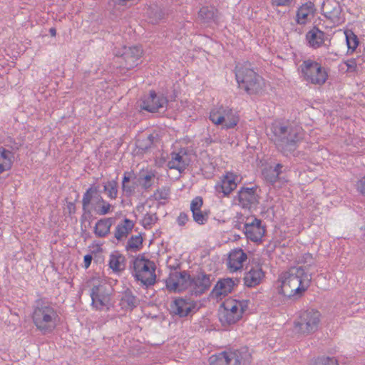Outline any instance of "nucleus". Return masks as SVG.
<instances>
[{"instance_id":"obj_38","label":"nucleus","mask_w":365,"mask_h":365,"mask_svg":"<svg viewBox=\"0 0 365 365\" xmlns=\"http://www.w3.org/2000/svg\"><path fill=\"white\" fill-rule=\"evenodd\" d=\"M143 244V237L140 235L132 236L128 241L127 250H139Z\"/></svg>"},{"instance_id":"obj_22","label":"nucleus","mask_w":365,"mask_h":365,"mask_svg":"<svg viewBox=\"0 0 365 365\" xmlns=\"http://www.w3.org/2000/svg\"><path fill=\"white\" fill-rule=\"evenodd\" d=\"M263 277L264 272L261 267H252L245 274V285L248 287H255L261 282Z\"/></svg>"},{"instance_id":"obj_14","label":"nucleus","mask_w":365,"mask_h":365,"mask_svg":"<svg viewBox=\"0 0 365 365\" xmlns=\"http://www.w3.org/2000/svg\"><path fill=\"white\" fill-rule=\"evenodd\" d=\"M142 53L143 49L141 46H125L123 52L120 57L123 61V62L120 61L122 66L127 70L133 68L138 65Z\"/></svg>"},{"instance_id":"obj_7","label":"nucleus","mask_w":365,"mask_h":365,"mask_svg":"<svg viewBox=\"0 0 365 365\" xmlns=\"http://www.w3.org/2000/svg\"><path fill=\"white\" fill-rule=\"evenodd\" d=\"M155 264L144 257H138L133 260V276L135 279L149 287L155 282Z\"/></svg>"},{"instance_id":"obj_1","label":"nucleus","mask_w":365,"mask_h":365,"mask_svg":"<svg viewBox=\"0 0 365 365\" xmlns=\"http://www.w3.org/2000/svg\"><path fill=\"white\" fill-rule=\"evenodd\" d=\"M271 130L272 140L277 150L285 156H295V151L303 139L302 128L289 123H274Z\"/></svg>"},{"instance_id":"obj_27","label":"nucleus","mask_w":365,"mask_h":365,"mask_svg":"<svg viewBox=\"0 0 365 365\" xmlns=\"http://www.w3.org/2000/svg\"><path fill=\"white\" fill-rule=\"evenodd\" d=\"M134 227V222L129 219H124L123 222L118 224L115 227L114 237L120 241L123 239L127 237L128 234L132 231Z\"/></svg>"},{"instance_id":"obj_21","label":"nucleus","mask_w":365,"mask_h":365,"mask_svg":"<svg viewBox=\"0 0 365 365\" xmlns=\"http://www.w3.org/2000/svg\"><path fill=\"white\" fill-rule=\"evenodd\" d=\"M218 114L222 116V123L227 129L234 128L238 122L237 118L234 115L233 110L227 106H220L215 107Z\"/></svg>"},{"instance_id":"obj_43","label":"nucleus","mask_w":365,"mask_h":365,"mask_svg":"<svg viewBox=\"0 0 365 365\" xmlns=\"http://www.w3.org/2000/svg\"><path fill=\"white\" fill-rule=\"evenodd\" d=\"M192 213L194 221L197 224L204 225L207 221V213L203 212L202 210L193 211Z\"/></svg>"},{"instance_id":"obj_30","label":"nucleus","mask_w":365,"mask_h":365,"mask_svg":"<svg viewBox=\"0 0 365 365\" xmlns=\"http://www.w3.org/2000/svg\"><path fill=\"white\" fill-rule=\"evenodd\" d=\"M155 137L150 134L145 138H139L136 140L135 145L138 149V154H144L148 152L154 144Z\"/></svg>"},{"instance_id":"obj_26","label":"nucleus","mask_w":365,"mask_h":365,"mask_svg":"<svg viewBox=\"0 0 365 365\" xmlns=\"http://www.w3.org/2000/svg\"><path fill=\"white\" fill-rule=\"evenodd\" d=\"M114 222V218H103L96 222L94 227V234L98 237H105L110 233V227Z\"/></svg>"},{"instance_id":"obj_8","label":"nucleus","mask_w":365,"mask_h":365,"mask_svg":"<svg viewBox=\"0 0 365 365\" xmlns=\"http://www.w3.org/2000/svg\"><path fill=\"white\" fill-rule=\"evenodd\" d=\"M303 79L312 84L323 85L328 78L326 68L318 62L308 59L302 62L299 66Z\"/></svg>"},{"instance_id":"obj_35","label":"nucleus","mask_w":365,"mask_h":365,"mask_svg":"<svg viewBox=\"0 0 365 365\" xmlns=\"http://www.w3.org/2000/svg\"><path fill=\"white\" fill-rule=\"evenodd\" d=\"M240 314H232L225 309L220 314V320L222 324H235L240 320Z\"/></svg>"},{"instance_id":"obj_5","label":"nucleus","mask_w":365,"mask_h":365,"mask_svg":"<svg viewBox=\"0 0 365 365\" xmlns=\"http://www.w3.org/2000/svg\"><path fill=\"white\" fill-rule=\"evenodd\" d=\"M251 361L252 354L247 346L224 351L209 358L210 365H248Z\"/></svg>"},{"instance_id":"obj_23","label":"nucleus","mask_w":365,"mask_h":365,"mask_svg":"<svg viewBox=\"0 0 365 365\" xmlns=\"http://www.w3.org/2000/svg\"><path fill=\"white\" fill-rule=\"evenodd\" d=\"M239 282L237 279L233 280L231 278H226L219 280L215 284L212 292L217 296L227 295L230 293L234 287Z\"/></svg>"},{"instance_id":"obj_54","label":"nucleus","mask_w":365,"mask_h":365,"mask_svg":"<svg viewBox=\"0 0 365 365\" xmlns=\"http://www.w3.org/2000/svg\"><path fill=\"white\" fill-rule=\"evenodd\" d=\"M67 209L68 210L70 214L74 213L76 210L75 204L73 202H69L67 204Z\"/></svg>"},{"instance_id":"obj_2","label":"nucleus","mask_w":365,"mask_h":365,"mask_svg":"<svg viewBox=\"0 0 365 365\" xmlns=\"http://www.w3.org/2000/svg\"><path fill=\"white\" fill-rule=\"evenodd\" d=\"M312 278V273L305 272L302 267H292L281 277L279 292L289 298H299L309 287Z\"/></svg>"},{"instance_id":"obj_16","label":"nucleus","mask_w":365,"mask_h":365,"mask_svg":"<svg viewBox=\"0 0 365 365\" xmlns=\"http://www.w3.org/2000/svg\"><path fill=\"white\" fill-rule=\"evenodd\" d=\"M90 294L92 299V305L98 309H101L110 302V295L106 292L104 285L98 284L93 286Z\"/></svg>"},{"instance_id":"obj_47","label":"nucleus","mask_w":365,"mask_h":365,"mask_svg":"<svg viewBox=\"0 0 365 365\" xmlns=\"http://www.w3.org/2000/svg\"><path fill=\"white\" fill-rule=\"evenodd\" d=\"M154 178L155 175L153 173L146 175L143 178H140L143 180V182H140L142 187L145 190L149 189L153 185L152 180Z\"/></svg>"},{"instance_id":"obj_28","label":"nucleus","mask_w":365,"mask_h":365,"mask_svg":"<svg viewBox=\"0 0 365 365\" xmlns=\"http://www.w3.org/2000/svg\"><path fill=\"white\" fill-rule=\"evenodd\" d=\"M315 11L314 4L308 1L301 6L297 11V22L299 24H304L309 14H313Z\"/></svg>"},{"instance_id":"obj_17","label":"nucleus","mask_w":365,"mask_h":365,"mask_svg":"<svg viewBox=\"0 0 365 365\" xmlns=\"http://www.w3.org/2000/svg\"><path fill=\"white\" fill-rule=\"evenodd\" d=\"M190 163V159L187 152L181 149L179 153L173 152L171 159L168 162V167L170 169L178 170L180 173L183 172Z\"/></svg>"},{"instance_id":"obj_18","label":"nucleus","mask_w":365,"mask_h":365,"mask_svg":"<svg viewBox=\"0 0 365 365\" xmlns=\"http://www.w3.org/2000/svg\"><path fill=\"white\" fill-rule=\"evenodd\" d=\"M247 259V254L242 249L232 250L228 256L227 267L231 272H236L242 268L243 262Z\"/></svg>"},{"instance_id":"obj_52","label":"nucleus","mask_w":365,"mask_h":365,"mask_svg":"<svg viewBox=\"0 0 365 365\" xmlns=\"http://www.w3.org/2000/svg\"><path fill=\"white\" fill-rule=\"evenodd\" d=\"M292 0H272V4L277 6H289Z\"/></svg>"},{"instance_id":"obj_40","label":"nucleus","mask_w":365,"mask_h":365,"mask_svg":"<svg viewBox=\"0 0 365 365\" xmlns=\"http://www.w3.org/2000/svg\"><path fill=\"white\" fill-rule=\"evenodd\" d=\"M345 34L348 48L349 50H351L352 51H354L359 44L358 38L351 31L350 32V34H349L348 32H345Z\"/></svg>"},{"instance_id":"obj_39","label":"nucleus","mask_w":365,"mask_h":365,"mask_svg":"<svg viewBox=\"0 0 365 365\" xmlns=\"http://www.w3.org/2000/svg\"><path fill=\"white\" fill-rule=\"evenodd\" d=\"M158 220V217L155 212V213L147 212L145 215V216L142 220L143 226L146 229L150 228L153 225L156 223Z\"/></svg>"},{"instance_id":"obj_32","label":"nucleus","mask_w":365,"mask_h":365,"mask_svg":"<svg viewBox=\"0 0 365 365\" xmlns=\"http://www.w3.org/2000/svg\"><path fill=\"white\" fill-rule=\"evenodd\" d=\"M109 267L113 272H120L125 268V257L118 253L110 256Z\"/></svg>"},{"instance_id":"obj_44","label":"nucleus","mask_w":365,"mask_h":365,"mask_svg":"<svg viewBox=\"0 0 365 365\" xmlns=\"http://www.w3.org/2000/svg\"><path fill=\"white\" fill-rule=\"evenodd\" d=\"M169 192V189H158L154 192L153 197L155 200H166L168 198Z\"/></svg>"},{"instance_id":"obj_51","label":"nucleus","mask_w":365,"mask_h":365,"mask_svg":"<svg viewBox=\"0 0 365 365\" xmlns=\"http://www.w3.org/2000/svg\"><path fill=\"white\" fill-rule=\"evenodd\" d=\"M345 63L347 66V71L352 72L356 70V63L355 59L348 60Z\"/></svg>"},{"instance_id":"obj_33","label":"nucleus","mask_w":365,"mask_h":365,"mask_svg":"<svg viewBox=\"0 0 365 365\" xmlns=\"http://www.w3.org/2000/svg\"><path fill=\"white\" fill-rule=\"evenodd\" d=\"M224 309L228 310L232 314H240V317L247 308V305H243L242 302H227L224 304Z\"/></svg>"},{"instance_id":"obj_20","label":"nucleus","mask_w":365,"mask_h":365,"mask_svg":"<svg viewBox=\"0 0 365 365\" xmlns=\"http://www.w3.org/2000/svg\"><path fill=\"white\" fill-rule=\"evenodd\" d=\"M235 180L236 175L232 173H227L221 179L220 182L215 185L216 192L222 193L223 197L229 195L237 187Z\"/></svg>"},{"instance_id":"obj_57","label":"nucleus","mask_w":365,"mask_h":365,"mask_svg":"<svg viewBox=\"0 0 365 365\" xmlns=\"http://www.w3.org/2000/svg\"><path fill=\"white\" fill-rule=\"evenodd\" d=\"M283 165L280 163H277L275 167H272V169L275 170L279 173V175L282 173L281 169L282 168Z\"/></svg>"},{"instance_id":"obj_6","label":"nucleus","mask_w":365,"mask_h":365,"mask_svg":"<svg viewBox=\"0 0 365 365\" xmlns=\"http://www.w3.org/2000/svg\"><path fill=\"white\" fill-rule=\"evenodd\" d=\"M92 200L97 205L96 211L99 215H105L110 212L113 206L106 202L100 194L99 186L92 185L83 194L82 200V208L85 214L91 215L88 207Z\"/></svg>"},{"instance_id":"obj_25","label":"nucleus","mask_w":365,"mask_h":365,"mask_svg":"<svg viewBox=\"0 0 365 365\" xmlns=\"http://www.w3.org/2000/svg\"><path fill=\"white\" fill-rule=\"evenodd\" d=\"M217 18V10L213 6H202L197 14V20L202 24L215 22Z\"/></svg>"},{"instance_id":"obj_50","label":"nucleus","mask_w":365,"mask_h":365,"mask_svg":"<svg viewBox=\"0 0 365 365\" xmlns=\"http://www.w3.org/2000/svg\"><path fill=\"white\" fill-rule=\"evenodd\" d=\"M188 220V215L185 212H181L177 218V222L180 226H183L186 224Z\"/></svg>"},{"instance_id":"obj_24","label":"nucleus","mask_w":365,"mask_h":365,"mask_svg":"<svg viewBox=\"0 0 365 365\" xmlns=\"http://www.w3.org/2000/svg\"><path fill=\"white\" fill-rule=\"evenodd\" d=\"M306 39L309 46L313 48L320 47L324 42V33L317 27H314L306 34Z\"/></svg>"},{"instance_id":"obj_36","label":"nucleus","mask_w":365,"mask_h":365,"mask_svg":"<svg viewBox=\"0 0 365 365\" xmlns=\"http://www.w3.org/2000/svg\"><path fill=\"white\" fill-rule=\"evenodd\" d=\"M103 190L107 193L109 198L116 199L118 196V182L114 180L108 181L103 185Z\"/></svg>"},{"instance_id":"obj_37","label":"nucleus","mask_w":365,"mask_h":365,"mask_svg":"<svg viewBox=\"0 0 365 365\" xmlns=\"http://www.w3.org/2000/svg\"><path fill=\"white\" fill-rule=\"evenodd\" d=\"M262 175L267 182L274 183L279 178V173L269 166L263 169Z\"/></svg>"},{"instance_id":"obj_19","label":"nucleus","mask_w":365,"mask_h":365,"mask_svg":"<svg viewBox=\"0 0 365 365\" xmlns=\"http://www.w3.org/2000/svg\"><path fill=\"white\" fill-rule=\"evenodd\" d=\"M194 308L192 302L183 298L175 299L170 304V312L180 317H184L189 314Z\"/></svg>"},{"instance_id":"obj_15","label":"nucleus","mask_w":365,"mask_h":365,"mask_svg":"<svg viewBox=\"0 0 365 365\" xmlns=\"http://www.w3.org/2000/svg\"><path fill=\"white\" fill-rule=\"evenodd\" d=\"M265 227L262 225V221L257 218L244 225V232L247 238L252 242H261L265 233Z\"/></svg>"},{"instance_id":"obj_49","label":"nucleus","mask_w":365,"mask_h":365,"mask_svg":"<svg viewBox=\"0 0 365 365\" xmlns=\"http://www.w3.org/2000/svg\"><path fill=\"white\" fill-rule=\"evenodd\" d=\"M122 189L126 195H130L135 191V186L130 182L126 185H122Z\"/></svg>"},{"instance_id":"obj_46","label":"nucleus","mask_w":365,"mask_h":365,"mask_svg":"<svg viewBox=\"0 0 365 365\" xmlns=\"http://www.w3.org/2000/svg\"><path fill=\"white\" fill-rule=\"evenodd\" d=\"M210 120L215 125L222 124V116L218 114L215 108L210 113Z\"/></svg>"},{"instance_id":"obj_56","label":"nucleus","mask_w":365,"mask_h":365,"mask_svg":"<svg viewBox=\"0 0 365 365\" xmlns=\"http://www.w3.org/2000/svg\"><path fill=\"white\" fill-rule=\"evenodd\" d=\"M130 177L127 175V173H125L124 176H123L122 185H126L128 183H130Z\"/></svg>"},{"instance_id":"obj_42","label":"nucleus","mask_w":365,"mask_h":365,"mask_svg":"<svg viewBox=\"0 0 365 365\" xmlns=\"http://www.w3.org/2000/svg\"><path fill=\"white\" fill-rule=\"evenodd\" d=\"M312 365H339L338 361L334 357H318Z\"/></svg>"},{"instance_id":"obj_55","label":"nucleus","mask_w":365,"mask_h":365,"mask_svg":"<svg viewBox=\"0 0 365 365\" xmlns=\"http://www.w3.org/2000/svg\"><path fill=\"white\" fill-rule=\"evenodd\" d=\"M334 11H337L336 8L334 9L333 11H328V12L324 13V16L327 19H330L332 18V16H333V14L332 13L334 12ZM336 13L338 14V12H336Z\"/></svg>"},{"instance_id":"obj_45","label":"nucleus","mask_w":365,"mask_h":365,"mask_svg":"<svg viewBox=\"0 0 365 365\" xmlns=\"http://www.w3.org/2000/svg\"><path fill=\"white\" fill-rule=\"evenodd\" d=\"M203 205V200L201 197H195L190 203V210L192 212L193 211H199L201 210V207Z\"/></svg>"},{"instance_id":"obj_13","label":"nucleus","mask_w":365,"mask_h":365,"mask_svg":"<svg viewBox=\"0 0 365 365\" xmlns=\"http://www.w3.org/2000/svg\"><path fill=\"white\" fill-rule=\"evenodd\" d=\"M168 101L163 95H158L154 91H150L149 96L144 98L140 104L142 110L150 113L159 111L160 109L166 108Z\"/></svg>"},{"instance_id":"obj_34","label":"nucleus","mask_w":365,"mask_h":365,"mask_svg":"<svg viewBox=\"0 0 365 365\" xmlns=\"http://www.w3.org/2000/svg\"><path fill=\"white\" fill-rule=\"evenodd\" d=\"M147 15L149 19V23L156 24L163 18L164 13L158 7H150L147 10Z\"/></svg>"},{"instance_id":"obj_3","label":"nucleus","mask_w":365,"mask_h":365,"mask_svg":"<svg viewBox=\"0 0 365 365\" xmlns=\"http://www.w3.org/2000/svg\"><path fill=\"white\" fill-rule=\"evenodd\" d=\"M32 319L36 329L46 334L55 329L59 317L53 304L43 299H38L34 309Z\"/></svg>"},{"instance_id":"obj_41","label":"nucleus","mask_w":365,"mask_h":365,"mask_svg":"<svg viewBox=\"0 0 365 365\" xmlns=\"http://www.w3.org/2000/svg\"><path fill=\"white\" fill-rule=\"evenodd\" d=\"M300 262L304 264V266H301L300 267H302L305 272L308 273H309V268L315 264L312 255L310 253H305L300 259Z\"/></svg>"},{"instance_id":"obj_48","label":"nucleus","mask_w":365,"mask_h":365,"mask_svg":"<svg viewBox=\"0 0 365 365\" xmlns=\"http://www.w3.org/2000/svg\"><path fill=\"white\" fill-rule=\"evenodd\" d=\"M356 188L360 193L365 196V176L357 181Z\"/></svg>"},{"instance_id":"obj_58","label":"nucleus","mask_w":365,"mask_h":365,"mask_svg":"<svg viewBox=\"0 0 365 365\" xmlns=\"http://www.w3.org/2000/svg\"><path fill=\"white\" fill-rule=\"evenodd\" d=\"M49 33H50L51 36H56V29L53 28V27L49 29Z\"/></svg>"},{"instance_id":"obj_31","label":"nucleus","mask_w":365,"mask_h":365,"mask_svg":"<svg viewBox=\"0 0 365 365\" xmlns=\"http://www.w3.org/2000/svg\"><path fill=\"white\" fill-rule=\"evenodd\" d=\"M120 301L125 307L130 309H133L138 304V299L130 289L123 292Z\"/></svg>"},{"instance_id":"obj_4","label":"nucleus","mask_w":365,"mask_h":365,"mask_svg":"<svg viewBox=\"0 0 365 365\" xmlns=\"http://www.w3.org/2000/svg\"><path fill=\"white\" fill-rule=\"evenodd\" d=\"M250 63L237 64L235 67V77L241 89L250 95L257 94L263 88V78L250 67Z\"/></svg>"},{"instance_id":"obj_29","label":"nucleus","mask_w":365,"mask_h":365,"mask_svg":"<svg viewBox=\"0 0 365 365\" xmlns=\"http://www.w3.org/2000/svg\"><path fill=\"white\" fill-rule=\"evenodd\" d=\"M13 158L14 154L10 150L0 147V174L11 168Z\"/></svg>"},{"instance_id":"obj_11","label":"nucleus","mask_w":365,"mask_h":365,"mask_svg":"<svg viewBox=\"0 0 365 365\" xmlns=\"http://www.w3.org/2000/svg\"><path fill=\"white\" fill-rule=\"evenodd\" d=\"M213 280L212 274H207L203 271L192 275L191 295L197 297L204 294L210 289Z\"/></svg>"},{"instance_id":"obj_53","label":"nucleus","mask_w":365,"mask_h":365,"mask_svg":"<svg viewBox=\"0 0 365 365\" xmlns=\"http://www.w3.org/2000/svg\"><path fill=\"white\" fill-rule=\"evenodd\" d=\"M92 259L93 257L91 255H86L84 256V266L86 268H88L91 265Z\"/></svg>"},{"instance_id":"obj_12","label":"nucleus","mask_w":365,"mask_h":365,"mask_svg":"<svg viewBox=\"0 0 365 365\" xmlns=\"http://www.w3.org/2000/svg\"><path fill=\"white\" fill-rule=\"evenodd\" d=\"M257 187H242L237 192V200L239 205L243 209H247L251 211L256 209L259 203V196L257 193Z\"/></svg>"},{"instance_id":"obj_9","label":"nucleus","mask_w":365,"mask_h":365,"mask_svg":"<svg viewBox=\"0 0 365 365\" xmlns=\"http://www.w3.org/2000/svg\"><path fill=\"white\" fill-rule=\"evenodd\" d=\"M320 319L319 312L315 309H307L300 313L294 322V328L298 333L308 335L317 331Z\"/></svg>"},{"instance_id":"obj_10","label":"nucleus","mask_w":365,"mask_h":365,"mask_svg":"<svg viewBox=\"0 0 365 365\" xmlns=\"http://www.w3.org/2000/svg\"><path fill=\"white\" fill-rule=\"evenodd\" d=\"M166 287L173 292H182L188 288L191 289L192 276L187 272H171L165 280Z\"/></svg>"}]
</instances>
